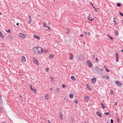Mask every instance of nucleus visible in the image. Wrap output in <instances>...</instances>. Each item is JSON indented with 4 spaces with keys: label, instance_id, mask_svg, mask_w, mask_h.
I'll return each mask as SVG.
<instances>
[{
    "label": "nucleus",
    "instance_id": "obj_1",
    "mask_svg": "<svg viewBox=\"0 0 123 123\" xmlns=\"http://www.w3.org/2000/svg\"><path fill=\"white\" fill-rule=\"evenodd\" d=\"M33 50L35 54L39 55L41 54L43 51L42 48L41 47H36L33 49Z\"/></svg>",
    "mask_w": 123,
    "mask_h": 123
},
{
    "label": "nucleus",
    "instance_id": "obj_2",
    "mask_svg": "<svg viewBox=\"0 0 123 123\" xmlns=\"http://www.w3.org/2000/svg\"><path fill=\"white\" fill-rule=\"evenodd\" d=\"M97 73L98 74L100 75H102L103 74V69L100 68L98 67H97L96 68Z\"/></svg>",
    "mask_w": 123,
    "mask_h": 123
},
{
    "label": "nucleus",
    "instance_id": "obj_3",
    "mask_svg": "<svg viewBox=\"0 0 123 123\" xmlns=\"http://www.w3.org/2000/svg\"><path fill=\"white\" fill-rule=\"evenodd\" d=\"M86 64L90 68H92V65L91 62L89 60L87 61L86 62Z\"/></svg>",
    "mask_w": 123,
    "mask_h": 123
},
{
    "label": "nucleus",
    "instance_id": "obj_4",
    "mask_svg": "<svg viewBox=\"0 0 123 123\" xmlns=\"http://www.w3.org/2000/svg\"><path fill=\"white\" fill-rule=\"evenodd\" d=\"M115 83L118 86H121L122 85L121 83L118 81H116Z\"/></svg>",
    "mask_w": 123,
    "mask_h": 123
},
{
    "label": "nucleus",
    "instance_id": "obj_5",
    "mask_svg": "<svg viewBox=\"0 0 123 123\" xmlns=\"http://www.w3.org/2000/svg\"><path fill=\"white\" fill-rule=\"evenodd\" d=\"M19 36L20 37L24 38H25L26 37V36L25 34L21 33H19Z\"/></svg>",
    "mask_w": 123,
    "mask_h": 123
},
{
    "label": "nucleus",
    "instance_id": "obj_6",
    "mask_svg": "<svg viewBox=\"0 0 123 123\" xmlns=\"http://www.w3.org/2000/svg\"><path fill=\"white\" fill-rule=\"evenodd\" d=\"M33 60L35 63L37 65H38L39 64L37 60L35 58H33Z\"/></svg>",
    "mask_w": 123,
    "mask_h": 123
},
{
    "label": "nucleus",
    "instance_id": "obj_7",
    "mask_svg": "<svg viewBox=\"0 0 123 123\" xmlns=\"http://www.w3.org/2000/svg\"><path fill=\"white\" fill-rule=\"evenodd\" d=\"M109 78V76L108 75L102 76V78L103 79L106 78V79H108Z\"/></svg>",
    "mask_w": 123,
    "mask_h": 123
},
{
    "label": "nucleus",
    "instance_id": "obj_8",
    "mask_svg": "<svg viewBox=\"0 0 123 123\" xmlns=\"http://www.w3.org/2000/svg\"><path fill=\"white\" fill-rule=\"evenodd\" d=\"M96 78H92L91 79V81L92 82V83L93 84H94L96 81Z\"/></svg>",
    "mask_w": 123,
    "mask_h": 123
},
{
    "label": "nucleus",
    "instance_id": "obj_9",
    "mask_svg": "<svg viewBox=\"0 0 123 123\" xmlns=\"http://www.w3.org/2000/svg\"><path fill=\"white\" fill-rule=\"evenodd\" d=\"M96 114L98 116L100 117H102V116L101 114V113L99 111H97L96 112Z\"/></svg>",
    "mask_w": 123,
    "mask_h": 123
},
{
    "label": "nucleus",
    "instance_id": "obj_10",
    "mask_svg": "<svg viewBox=\"0 0 123 123\" xmlns=\"http://www.w3.org/2000/svg\"><path fill=\"white\" fill-rule=\"evenodd\" d=\"M33 37L34 38H36V39H37L38 40H40V37L37 35H34L33 36Z\"/></svg>",
    "mask_w": 123,
    "mask_h": 123
},
{
    "label": "nucleus",
    "instance_id": "obj_11",
    "mask_svg": "<svg viewBox=\"0 0 123 123\" xmlns=\"http://www.w3.org/2000/svg\"><path fill=\"white\" fill-rule=\"evenodd\" d=\"M70 29L68 28H67L65 30V32L67 34H68L69 33L70 31Z\"/></svg>",
    "mask_w": 123,
    "mask_h": 123
},
{
    "label": "nucleus",
    "instance_id": "obj_12",
    "mask_svg": "<svg viewBox=\"0 0 123 123\" xmlns=\"http://www.w3.org/2000/svg\"><path fill=\"white\" fill-rule=\"evenodd\" d=\"M84 99L86 101H87L89 99V97L88 96L84 97Z\"/></svg>",
    "mask_w": 123,
    "mask_h": 123
},
{
    "label": "nucleus",
    "instance_id": "obj_13",
    "mask_svg": "<svg viewBox=\"0 0 123 123\" xmlns=\"http://www.w3.org/2000/svg\"><path fill=\"white\" fill-rule=\"evenodd\" d=\"M60 118L61 120H62L63 119V115L62 113H60L59 114Z\"/></svg>",
    "mask_w": 123,
    "mask_h": 123
},
{
    "label": "nucleus",
    "instance_id": "obj_14",
    "mask_svg": "<svg viewBox=\"0 0 123 123\" xmlns=\"http://www.w3.org/2000/svg\"><path fill=\"white\" fill-rule=\"evenodd\" d=\"M49 96L48 94H47L45 95V99L47 100H48L49 99Z\"/></svg>",
    "mask_w": 123,
    "mask_h": 123
},
{
    "label": "nucleus",
    "instance_id": "obj_15",
    "mask_svg": "<svg viewBox=\"0 0 123 123\" xmlns=\"http://www.w3.org/2000/svg\"><path fill=\"white\" fill-rule=\"evenodd\" d=\"M71 79L75 81L76 80V79L75 77L73 76H71Z\"/></svg>",
    "mask_w": 123,
    "mask_h": 123
},
{
    "label": "nucleus",
    "instance_id": "obj_16",
    "mask_svg": "<svg viewBox=\"0 0 123 123\" xmlns=\"http://www.w3.org/2000/svg\"><path fill=\"white\" fill-rule=\"evenodd\" d=\"M22 59L23 60L24 62H25L26 61V58L24 56H21Z\"/></svg>",
    "mask_w": 123,
    "mask_h": 123
},
{
    "label": "nucleus",
    "instance_id": "obj_17",
    "mask_svg": "<svg viewBox=\"0 0 123 123\" xmlns=\"http://www.w3.org/2000/svg\"><path fill=\"white\" fill-rule=\"evenodd\" d=\"M54 56V55L52 54L50 55L49 56V58L50 59H52L53 58Z\"/></svg>",
    "mask_w": 123,
    "mask_h": 123
},
{
    "label": "nucleus",
    "instance_id": "obj_18",
    "mask_svg": "<svg viewBox=\"0 0 123 123\" xmlns=\"http://www.w3.org/2000/svg\"><path fill=\"white\" fill-rule=\"evenodd\" d=\"M0 37H1L2 38H4L2 34L0 31Z\"/></svg>",
    "mask_w": 123,
    "mask_h": 123
},
{
    "label": "nucleus",
    "instance_id": "obj_19",
    "mask_svg": "<svg viewBox=\"0 0 123 123\" xmlns=\"http://www.w3.org/2000/svg\"><path fill=\"white\" fill-rule=\"evenodd\" d=\"M100 104L101 105L102 107V108L103 109L105 108V106L103 104V103H100Z\"/></svg>",
    "mask_w": 123,
    "mask_h": 123
},
{
    "label": "nucleus",
    "instance_id": "obj_20",
    "mask_svg": "<svg viewBox=\"0 0 123 123\" xmlns=\"http://www.w3.org/2000/svg\"><path fill=\"white\" fill-rule=\"evenodd\" d=\"M31 18H29V20H28V21L27 22V24H30L31 23Z\"/></svg>",
    "mask_w": 123,
    "mask_h": 123
},
{
    "label": "nucleus",
    "instance_id": "obj_21",
    "mask_svg": "<svg viewBox=\"0 0 123 123\" xmlns=\"http://www.w3.org/2000/svg\"><path fill=\"white\" fill-rule=\"evenodd\" d=\"M115 33L116 34V35L117 36L118 35V31L117 30H115L114 31Z\"/></svg>",
    "mask_w": 123,
    "mask_h": 123
},
{
    "label": "nucleus",
    "instance_id": "obj_22",
    "mask_svg": "<svg viewBox=\"0 0 123 123\" xmlns=\"http://www.w3.org/2000/svg\"><path fill=\"white\" fill-rule=\"evenodd\" d=\"M117 6L118 7H120L121 6V3H117Z\"/></svg>",
    "mask_w": 123,
    "mask_h": 123
},
{
    "label": "nucleus",
    "instance_id": "obj_23",
    "mask_svg": "<svg viewBox=\"0 0 123 123\" xmlns=\"http://www.w3.org/2000/svg\"><path fill=\"white\" fill-rule=\"evenodd\" d=\"M69 98L71 99L73 97V95L71 94H70L69 95Z\"/></svg>",
    "mask_w": 123,
    "mask_h": 123
},
{
    "label": "nucleus",
    "instance_id": "obj_24",
    "mask_svg": "<svg viewBox=\"0 0 123 123\" xmlns=\"http://www.w3.org/2000/svg\"><path fill=\"white\" fill-rule=\"evenodd\" d=\"M87 89L89 90H91V89L90 88L89 86V85H88V84H87Z\"/></svg>",
    "mask_w": 123,
    "mask_h": 123
},
{
    "label": "nucleus",
    "instance_id": "obj_25",
    "mask_svg": "<svg viewBox=\"0 0 123 123\" xmlns=\"http://www.w3.org/2000/svg\"><path fill=\"white\" fill-rule=\"evenodd\" d=\"M93 8L94 9V10L96 12H98V8H95V7H94Z\"/></svg>",
    "mask_w": 123,
    "mask_h": 123
},
{
    "label": "nucleus",
    "instance_id": "obj_26",
    "mask_svg": "<svg viewBox=\"0 0 123 123\" xmlns=\"http://www.w3.org/2000/svg\"><path fill=\"white\" fill-rule=\"evenodd\" d=\"M59 88H57L56 90L55 91V92L57 93H58L59 91Z\"/></svg>",
    "mask_w": 123,
    "mask_h": 123
},
{
    "label": "nucleus",
    "instance_id": "obj_27",
    "mask_svg": "<svg viewBox=\"0 0 123 123\" xmlns=\"http://www.w3.org/2000/svg\"><path fill=\"white\" fill-rule=\"evenodd\" d=\"M73 56L72 54H71V56H70V59L71 60H72L73 58Z\"/></svg>",
    "mask_w": 123,
    "mask_h": 123
},
{
    "label": "nucleus",
    "instance_id": "obj_28",
    "mask_svg": "<svg viewBox=\"0 0 123 123\" xmlns=\"http://www.w3.org/2000/svg\"><path fill=\"white\" fill-rule=\"evenodd\" d=\"M116 58H118V56H119V54L117 52H116Z\"/></svg>",
    "mask_w": 123,
    "mask_h": 123
},
{
    "label": "nucleus",
    "instance_id": "obj_29",
    "mask_svg": "<svg viewBox=\"0 0 123 123\" xmlns=\"http://www.w3.org/2000/svg\"><path fill=\"white\" fill-rule=\"evenodd\" d=\"M30 87L31 90H33V88H32V86L31 84H30L29 85Z\"/></svg>",
    "mask_w": 123,
    "mask_h": 123
},
{
    "label": "nucleus",
    "instance_id": "obj_30",
    "mask_svg": "<svg viewBox=\"0 0 123 123\" xmlns=\"http://www.w3.org/2000/svg\"><path fill=\"white\" fill-rule=\"evenodd\" d=\"M8 37L10 39H11V40H13V38H12V37H11V36H8Z\"/></svg>",
    "mask_w": 123,
    "mask_h": 123
},
{
    "label": "nucleus",
    "instance_id": "obj_31",
    "mask_svg": "<svg viewBox=\"0 0 123 123\" xmlns=\"http://www.w3.org/2000/svg\"><path fill=\"white\" fill-rule=\"evenodd\" d=\"M104 114L106 115H109L110 113L109 112H105L104 113Z\"/></svg>",
    "mask_w": 123,
    "mask_h": 123
},
{
    "label": "nucleus",
    "instance_id": "obj_32",
    "mask_svg": "<svg viewBox=\"0 0 123 123\" xmlns=\"http://www.w3.org/2000/svg\"><path fill=\"white\" fill-rule=\"evenodd\" d=\"M119 13L121 16L123 17V14L122 12H119Z\"/></svg>",
    "mask_w": 123,
    "mask_h": 123
},
{
    "label": "nucleus",
    "instance_id": "obj_33",
    "mask_svg": "<svg viewBox=\"0 0 123 123\" xmlns=\"http://www.w3.org/2000/svg\"><path fill=\"white\" fill-rule=\"evenodd\" d=\"M6 31L7 32L11 33V30L10 29H8V30H6Z\"/></svg>",
    "mask_w": 123,
    "mask_h": 123
},
{
    "label": "nucleus",
    "instance_id": "obj_34",
    "mask_svg": "<svg viewBox=\"0 0 123 123\" xmlns=\"http://www.w3.org/2000/svg\"><path fill=\"white\" fill-rule=\"evenodd\" d=\"M86 34H87L89 35H90V33L88 31H86Z\"/></svg>",
    "mask_w": 123,
    "mask_h": 123
},
{
    "label": "nucleus",
    "instance_id": "obj_35",
    "mask_svg": "<svg viewBox=\"0 0 123 123\" xmlns=\"http://www.w3.org/2000/svg\"><path fill=\"white\" fill-rule=\"evenodd\" d=\"M31 91H33L34 93H36V89H35L34 88L33 89V90H31Z\"/></svg>",
    "mask_w": 123,
    "mask_h": 123
},
{
    "label": "nucleus",
    "instance_id": "obj_36",
    "mask_svg": "<svg viewBox=\"0 0 123 123\" xmlns=\"http://www.w3.org/2000/svg\"><path fill=\"white\" fill-rule=\"evenodd\" d=\"M2 108L1 107H0V113L2 112Z\"/></svg>",
    "mask_w": 123,
    "mask_h": 123
},
{
    "label": "nucleus",
    "instance_id": "obj_37",
    "mask_svg": "<svg viewBox=\"0 0 123 123\" xmlns=\"http://www.w3.org/2000/svg\"><path fill=\"white\" fill-rule=\"evenodd\" d=\"M117 121L118 123H119V121L120 120V119L119 118H118L117 117Z\"/></svg>",
    "mask_w": 123,
    "mask_h": 123
},
{
    "label": "nucleus",
    "instance_id": "obj_38",
    "mask_svg": "<svg viewBox=\"0 0 123 123\" xmlns=\"http://www.w3.org/2000/svg\"><path fill=\"white\" fill-rule=\"evenodd\" d=\"M44 26L45 28H46L47 27L46 26V24L44 23H43Z\"/></svg>",
    "mask_w": 123,
    "mask_h": 123
},
{
    "label": "nucleus",
    "instance_id": "obj_39",
    "mask_svg": "<svg viewBox=\"0 0 123 123\" xmlns=\"http://www.w3.org/2000/svg\"><path fill=\"white\" fill-rule=\"evenodd\" d=\"M0 103L3 102V100L1 98V96H0Z\"/></svg>",
    "mask_w": 123,
    "mask_h": 123
},
{
    "label": "nucleus",
    "instance_id": "obj_40",
    "mask_svg": "<svg viewBox=\"0 0 123 123\" xmlns=\"http://www.w3.org/2000/svg\"><path fill=\"white\" fill-rule=\"evenodd\" d=\"M49 70V68H47L45 69V70L47 72H48Z\"/></svg>",
    "mask_w": 123,
    "mask_h": 123
},
{
    "label": "nucleus",
    "instance_id": "obj_41",
    "mask_svg": "<svg viewBox=\"0 0 123 123\" xmlns=\"http://www.w3.org/2000/svg\"><path fill=\"white\" fill-rule=\"evenodd\" d=\"M66 86V85L64 84H63L62 85V87L63 88H64Z\"/></svg>",
    "mask_w": 123,
    "mask_h": 123
},
{
    "label": "nucleus",
    "instance_id": "obj_42",
    "mask_svg": "<svg viewBox=\"0 0 123 123\" xmlns=\"http://www.w3.org/2000/svg\"><path fill=\"white\" fill-rule=\"evenodd\" d=\"M74 101L77 104L78 103V100L77 99L75 100Z\"/></svg>",
    "mask_w": 123,
    "mask_h": 123
},
{
    "label": "nucleus",
    "instance_id": "obj_43",
    "mask_svg": "<svg viewBox=\"0 0 123 123\" xmlns=\"http://www.w3.org/2000/svg\"><path fill=\"white\" fill-rule=\"evenodd\" d=\"M90 4L93 7V8L94 7V6L93 4L91 2H90Z\"/></svg>",
    "mask_w": 123,
    "mask_h": 123
},
{
    "label": "nucleus",
    "instance_id": "obj_44",
    "mask_svg": "<svg viewBox=\"0 0 123 123\" xmlns=\"http://www.w3.org/2000/svg\"><path fill=\"white\" fill-rule=\"evenodd\" d=\"M110 121H111V123H113V121L112 119H111L110 120Z\"/></svg>",
    "mask_w": 123,
    "mask_h": 123
},
{
    "label": "nucleus",
    "instance_id": "obj_45",
    "mask_svg": "<svg viewBox=\"0 0 123 123\" xmlns=\"http://www.w3.org/2000/svg\"><path fill=\"white\" fill-rule=\"evenodd\" d=\"M50 78L51 79L52 81H53V77H50Z\"/></svg>",
    "mask_w": 123,
    "mask_h": 123
},
{
    "label": "nucleus",
    "instance_id": "obj_46",
    "mask_svg": "<svg viewBox=\"0 0 123 123\" xmlns=\"http://www.w3.org/2000/svg\"><path fill=\"white\" fill-rule=\"evenodd\" d=\"M105 70L106 72H109V70L107 68H106Z\"/></svg>",
    "mask_w": 123,
    "mask_h": 123
},
{
    "label": "nucleus",
    "instance_id": "obj_47",
    "mask_svg": "<svg viewBox=\"0 0 123 123\" xmlns=\"http://www.w3.org/2000/svg\"><path fill=\"white\" fill-rule=\"evenodd\" d=\"M116 58V62H118V61H119V59H118V58Z\"/></svg>",
    "mask_w": 123,
    "mask_h": 123
},
{
    "label": "nucleus",
    "instance_id": "obj_48",
    "mask_svg": "<svg viewBox=\"0 0 123 123\" xmlns=\"http://www.w3.org/2000/svg\"><path fill=\"white\" fill-rule=\"evenodd\" d=\"M113 21L114 22H115V25L117 23V22L114 20H114Z\"/></svg>",
    "mask_w": 123,
    "mask_h": 123
},
{
    "label": "nucleus",
    "instance_id": "obj_49",
    "mask_svg": "<svg viewBox=\"0 0 123 123\" xmlns=\"http://www.w3.org/2000/svg\"><path fill=\"white\" fill-rule=\"evenodd\" d=\"M111 39V40H113V37H110V36H109V37Z\"/></svg>",
    "mask_w": 123,
    "mask_h": 123
},
{
    "label": "nucleus",
    "instance_id": "obj_50",
    "mask_svg": "<svg viewBox=\"0 0 123 123\" xmlns=\"http://www.w3.org/2000/svg\"><path fill=\"white\" fill-rule=\"evenodd\" d=\"M71 121H73H73L74 120V118H71Z\"/></svg>",
    "mask_w": 123,
    "mask_h": 123
},
{
    "label": "nucleus",
    "instance_id": "obj_51",
    "mask_svg": "<svg viewBox=\"0 0 123 123\" xmlns=\"http://www.w3.org/2000/svg\"><path fill=\"white\" fill-rule=\"evenodd\" d=\"M95 59L96 60V61L97 62L98 61V58L97 57Z\"/></svg>",
    "mask_w": 123,
    "mask_h": 123
},
{
    "label": "nucleus",
    "instance_id": "obj_52",
    "mask_svg": "<svg viewBox=\"0 0 123 123\" xmlns=\"http://www.w3.org/2000/svg\"><path fill=\"white\" fill-rule=\"evenodd\" d=\"M47 27H48V30H50V27L49 26H48Z\"/></svg>",
    "mask_w": 123,
    "mask_h": 123
},
{
    "label": "nucleus",
    "instance_id": "obj_53",
    "mask_svg": "<svg viewBox=\"0 0 123 123\" xmlns=\"http://www.w3.org/2000/svg\"><path fill=\"white\" fill-rule=\"evenodd\" d=\"M90 16H88V17H87V18L88 19L90 20Z\"/></svg>",
    "mask_w": 123,
    "mask_h": 123
},
{
    "label": "nucleus",
    "instance_id": "obj_54",
    "mask_svg": "<svg viewBox=\"0 0 123 123\" xmlns=\"http://www.w3.org/2000/svg\"><path fill=\"white\" fill-rule=\"evenodd\" d=\"M94 18H93V19H90V20L91 21H92L94 19Z\"/></svg>",
    "mask_w": 123,
    "mask_h": 123
},
{
    "label": "nucleus",
    "instance_id": "obj_55",
    "mask_svg": "<svg viewBox=\"0 0 123 123\" xmlns=\"http://www.w3.org/2000/svg\"><path fill=\"white\" fill-rule=\"evenodd\" d=\"M83 36V35L82 34H81L80 35V37H82Z\"/></svg>",
    "mask_w": 123,
    "mask_h": 123
},
{
    "label": "nucleus",
    "instance_id": "obj_56",
    "mask_svg": "<svg viewBox=\"0 0 123 123\" xmlns=\"http://www.w3.org/2000/svg\"><path fill=\"white\" fill-rule=\"evenodd\" d=\"M16 25H19V23H16Z\"/></svg>",
    "mask_w": 123,
    "mask_h": 123
},
{
    "label": "nucleus",
    "instance_id": "obj_57",
    "mask_svg": "<svg viewBox=\"0 0 123 123\" xmlns=\"http://www.w3.org/2000/svg\"><path fill=\"white\" fill-rule=\"evenodd\" d=\"M52 89L51 88H50V89H49V90L50 91H52Z\"/></svg>",
    "mask_w": 123,
    "mask_h": 123
},
{
    "label": "nucleus",
    "instance_id": "obj_58",
    "mask_svg": "<svg viewBox=\"0 0 123 123\" xmlns=\"http://www.w3.org/2000/svg\"><path fill=\"white\" fill-rule=\"evenodd\" d=\"M95 56V55H93V59H94V57Z\"/></svg>",
    "mask_w": 123,
    "mask_h": 123
},
{
    "label": "nucleus",
    "instance_id": "obj_59",
    "mask_svg": "<svg viewBox=\"0 0 123 123\" xmlns=\"http://www.w3.org/2000/svg\"><path fill=\"white\" fill-rule=\"evenodd\" d=\"M20 97L21 98H22V95H20Z\"/></svg>",
    "mask_w": 123,
    "mask_h": 123
},
{
    "label": "nucleus",
    "instance_id": "obj_60",
    "mask_svg": "<svg viewBox=\"0 0 123 123\" xmlns=\"http://www.w3.org/2000/svg\"><path fill=\"white\" fill-rule=\"evenodd\" d=\"M104 68H105V69H106V68H106V66H104Z\"/></svg>",
    "mask_w": 123,
    "mask_h": 123
},
{
    "label": "nucleus",
    "instance_id": "obj_61",
    "mask_svg": "<svg viewBox=\"0 0 123 123\" xmlns=\"http://www.w3.org/2000/svg\"><path fill=\"white\" fill-rule=\"evenodd\" d=\"M29 18H31V16L30 15H29Z\"/></svg>",
    "mask_w": 123,
    "mask_h": 123
},
{
    "label": "nucleus",
    "instance_id": "obj_62",
    "mask_svg": "<svg viewBox=\"0 0 123 123\" xmlns=\"http://www.w3.org/2000/svg\"><path fill=\"white\" fill-rule=\"evenodd\" d=\"M117 105V103L116 102H115V104H114V105Z\"/></svg>",
    "mask_w": 123,
    "mask_h": 123
},
{
    "label": "nucleus",
    "instance_id": "obj_63",
    "mask_svg": "<svg viewBox=\"0 0 123 123\" xmlns=\"http://www.w3.org/2000/svg\"><path fill=\"white\" fill-rule=\"evenodd\" d=\"M48 123H50V122L49 120H48Z\"/></svg>",
    "mask_w": 123,
    "mask_h": 123
},
{
    "label": "nucleus",
    "instance_id": "obj_64",
    "mask_svg": "<svg viewBox=\"0 0 123 123\" xmlns=\"http://www.w3.org/2000/svg\"><path fill=\"white\" fill-rule=\"evenodd\" d=\"M2 15V13H1V12H0V15Z\"/></svg>",
    "mask_w": 123,
    "mask_h": 123
}]
</instances>
